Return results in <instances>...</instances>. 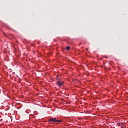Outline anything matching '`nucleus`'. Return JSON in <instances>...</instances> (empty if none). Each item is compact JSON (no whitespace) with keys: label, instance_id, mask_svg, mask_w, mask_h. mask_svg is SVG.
<instances>
[{"label":"nucleus","instance_id":"nucleus-1","mask_svg":"<svg viewBox=\"0 0 128 128\" xmlns=\"http://www.w3.org/2000/svg\"><path fill=\"white\" fill-rule=\"evenodd\" d=\"M64 82H62L60 80L58 81L57 82V84L58 86H64Z\"/></svg>","mask_w":128,"mask_h":128},{"label":"nucleus","instance_id":"nucleus-2","mask_svg":"<svg viewBox=\"0 0 128 128\" xmlns=\"http://www.w3.org/2000/svg\"><path fill=\"white\" fill-rule=\"evenodd\" d=\"M56 118H51L49 120V122H56Z\"/></svg>","mask_w":128,"mask_h":128},{"label":"nucleus","instance_id":"nucleus-3","mask_svg":"<svg viewBox=\"0 0 128 128\" xmlns=\"http://www.w3.org/2000/svg\"><path fill=\"white\" fill-rule=\"evenodd\" d=\"M66 50H70V46L66 47Z\"/></svg>","mask_w":128,"mask_h":128},{"label":"nucleus","instance_id":"nucleus-4","mask_svg":"<svg viewBox=\"0 0 128 128\" xmlns=\"http://www.w3.org/2000/svg\"><path fill=\"white\" fill-rule=\"evenodd\" d=\"M56 122H62V120H57Z\"/></svg>","mask_w":128,"mask_h":128},{"label":"nucleus","instance_id":"nucleus-5","mask_svg":"<svg viewBox=\"0 0 128 128\" xmlns=\"http://www.w3.org/2000/svg\"><path fill=\"white\" fill-rule=\"evenodd\" d=\"M86 50H87L88 52V48H86Z\"/></svg>","mask_w":128,"mask_h":128}]
</instances>
